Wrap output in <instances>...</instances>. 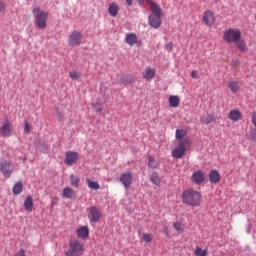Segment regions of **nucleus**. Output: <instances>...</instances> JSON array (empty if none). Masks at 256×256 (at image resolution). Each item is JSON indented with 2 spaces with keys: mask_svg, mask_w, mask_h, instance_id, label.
<instances>
[{
  "mask_svg": "<svg viewBox=\"0 0 256 256\" xmlns=\"http://www.w3.org/2000/svg\"><path fill=\"white\" fill-rule=\"evenodd\" d=\"M223 39L226 43H235V45L243 53H247L248 49L245 40L241 39V30L230 28L224 32Z\"/></svg>",
  "mask_w": 256,
  "mask_h": 256,
  "instance_id": "1",
  "label": "nucleus"
},
{
  "mask_svg": "<svg viewBox=\"0 0 256 256\" xmlns=\"http://www.w3.org/2000/svg\"><path fill=\"white\" fill-rule=\"evenodd\" d=\"M203 196L201 192L193 189L184 190L182 193V203L189 207H201Z\"/></svg>",
  "mask_w": 256,
  "mask_h": 256,
  "instance_id": "2",
  "label": "nucleus"
},
{
  "mask_svg": "<svg viewBox=\"0 0 256 256\" xmlns=\"http://www.w3.org/2000/svg\"><path fill=\"white\" fill-rule=\"evenodd\" d=\"M35 17V24L38 29H45L47 27V19H49V12L41 10L39 7H35L32 10Z\"/></svg>",
  "mask_w": 256,
  "mask_h": 256,
  "instance_id": "3",
  "label": "nucleus"
},
{
  "mask_svg": "<svg viewBox=\"0 0 256 256\" xmlns=\"http://www.w3.org/2000/svg\"><path fill=\"white\" fill-rule=\"evenodd\" d=\"M85 251V244L79 240L70 239L69 249L65 252V256H81Z\"/></svg>",
  "mask_w": 256,
  "mask_h": 256,
  "instance_id": "4",
  "label": "nucleus"
},
{
  "mask_svg": "<svg viewBox=\"0 0 256 256\" xmlns=\"http://www.w3.org/2000/svg\"><path fill=\"white\" fill-rule=\"evenodd\" d=\"M189 147H191V139L185 138L184 140L179 141L178 146L172 151V157L174 159H183Z\"/></svg>",
  "mask_w": 256,
  "mask_h": 256,
  "instance_id": "5",
  "label": "nucleus"
},
{
  "mask_svg": "<svg viewBox=\"0 0 256 256\" xmlns=\"http://www.w3.org/2000/svg\"><path fill=\"white\" fill-rule=\"evenodd\" d=\"M83 43V34L77 30L71 32L68 37V45L70 47H79Z\"/></svg>",
  "mask_w": 256,
  "mask_h": 256,
  "instance_id": "6",
  "label": "nucleus"
},
{
  "mask_svg": "<svg viewBox=\"0 0 256 256\" xmlns=\"http://www.w3.org/2000/svg\"><path fill=\"white\" fill-rule=\"evenodd\" d=\"M0 173H2L4 177H11L13 174V162H11V160L2 159L0 161Z\"/></svg>",
  "mask_w": 256,
  "mask_h": 256,
  "instance_id": "7",
  "label": "nucleus"
},
{
  "mask_svg": "<svg viewBox=\"0 0 256 256\" xmlns=\"http://www.w3.org/2000/svg\"><path fill=\"white\" fill-rule=\"evenodd\" d=\"M101 217V210H99L97 206L87 208V218L89 219L90 223H97Z\"/></svg>",
  "mask_w": 256,
  "mask_h": 256,
  "instance_id": "8",
  "label": "nucleus"
},
{
  "mask_svg": "<svg viewBox=\"0 0 256 256\" xmlns=\"http://www.w3.org/2000/svg\"><path fill=\"white\" fill-rule=\"evenodd\" d=\"M79 161V153L75 151H67L65 154L64 163L68 167H72V165H75Z\"/></svg>",
  "mask_w": 256,
  "mask_h": 256,
  "instance_id": "9",
  "label": "nucleus"
},
{
  "mask_svg": "<svg viewBox=\"0 0 256 256\" xmlns=\"http://www.w3.org/2000/svg\"><path fill=\"white\" fill-rule=\"evenodd\" d=\"M202 23H204L206 27H213V25H215V13H213L211 10L204 12Z\"/></svg>",
  "mask_w": 256,
  "mask_h": 256,
  "instance_id": "10",
  "label": "nucleus"
},
{
  "mask_svg": "<svg viewBox=\"0 0 256 256\" xmlns=\"http://www.w3.org/2000/svg\"><path fill=\"white\" fill-rule=\"evenodd\" d=\"M146 3L150 7V15L163 17V9H161V6H159V4L155 3V1L153 0H146Z\"/></svg>",
  "mask_w": 256,
  "mask_h": 256,
  "instance_id": "11",
  "label": "nucleus"
},
{
  "mask_svg": "<svg viewBox=\"0 0 256 256\" xmlns=\"http://www.w3.org/2000/svg\"><path fill=\"white\" fill-rule=\"evenodd\" d=\"M120 181L125 187V189H129L131 185H133V173L131 172H124L120 176Z\"/></svg>",
  "mask_w": 256,
  "mask_h": 256,
  "instance_id": "12",
  "label": "nucleus"
},
{
  "mask_svg": "<svg viewBox=\"0 0 256 256\" xmlns=\"http://www.w3.org/2000/svg\"><path fill=\"white\" fill-rule=\"evenodd\" d=\"M161 17L163 16L149 15L148 23L150 27H152V29H159V27H161V25L163 24Z\"/></svg>",
  "mask_w": 256,
  "mask_h": 256,
  "instance_id": "13",
  "label": "nucleus"
},
{
  "mask_svg": "<svg viewBox=\"0 0 256 256\" xmlns=\"http://www.w3.org/2000/svg\"><path fill=\"white\" fill-rule=\"evenodd\" d=\"M11 133V122L9 120H5V123L0 127V135L1 137H11Z\"/></svg>",
  "mask_w": 256,
  "mask_h": 256,
  "instance_id": "14",
  "label": "nucleus"
},
{
  "mask_svg": "<svg viewBox=\"0 0 256 256\" xmlns=\"http://www.w3.org/2000/svg\"><path fill=\"white\" fill-rule=\"evenodd\" d=\"M192 181L196 185H201L205 182V173L202 170H197L192 174Z\"/></svg>",
  "mask_w": 256,
  "mask_h": 256,
  "instance_id": "15",
  "label": "nucleus"
},
{
  "mask_svg": "<svg viewBox=\"0 0 256 256\" xmlns=\"http://www.w3.org/2000/svg\"><path fill=\"white\" fill-rule=\"evenodd\" d=\"M242 117L243 114H241V111H239V109L231 110L228 113V119H230V121H233L234 123H237V121H241Z\"/></svg>",
  "mask_w": 256,
  "mask_h": 256,
  "instance_id": "16",
  "label": "nucleus"
},
{
  "mask_svg": "<svg viewBox=\"0 0 256 256\" xmlns=\"http://www.w3.org/2000/svg\"><path fill=\"white\" fill-rule=\"evenodd\" d=\"M75 195H77V192L69 186L65 187L62 191V197L64 199H75Z\"/></svg>",
  "mask_w": 256,
  "mask_h": 256,
  "instance_id": "17",
  "label": "nucleus"
},
{
  "mask_svg": "<svg viewBox=\"0 0 256 256\" xmlns=\"http://www.w3.org/2000/svg\"><path fill=\"white\" fill-rule=\"evenodd\" d=\"M155 69L153 68H146L143 73H142V77L143 79H146V81H151V79L155 78Z\"/></svg>",
  "mask_w": 256,
  "mask_h": 256,
  "instance_id": "18",
  "label": "nucleus"
},
{
  "mask_svg": "<svg viewBox=\"0 0 256 256\" xmlns=\"http://www.w3.org/2000/svg\"><path fill=\"white\" fill-rule=\"evenodd\" d=\"M125 39H126L127 45H130L131 47H133V45H137V43H138L137 34H135V33L126 34Z\"/></svg>",
  "mask_w": 256,
  "mask_h": 256,
  "instance_id": "19",
  "label": "nucleus"
},
{
  "mask_svg": "<svg viewBox=\"0 0 256 256\" xmlns=\"http://www.w3.org/2000/svg\"><path fill=\"white\" fill-rule=\"evenodd\" d=\"M209 179H210V183L217 184L219 183V181H221V174L217 170H212L209 173Z\"/></svg>",
  "mask_w": 256,
  "mask_h": 256,
  "instance_id": "20",
  "label": "nucleus"
},
{
  "mask_svg": "<svg viewBox=\"0 0 256 256\" xmlns=\"http://www.w3.org/2000/svg\"><path fill=\"white\" fill-rule=\"evenodd\" d=\"M77 235L80 239H88L89 238V227L82 226L77 230Z\"/></svg>",
  "mask_w": 256,
  "mask_h": 256,
  "instance_id": "21",
  "label": "nucleus"
},
{
  "mask_svg": "<svg viewBox=\"0 0 256 256\" xmlns=\"http://www.w3.org/2000/svg\"><path fill=\"white\" fill-rule=\"evenodd\" d=\"M136 78L135 76H124L119 80L120 85H133V83H135Z\"/></svg>",
  "mask_w": 256,
  "mask_h": 256,
  "instance_id": "22",
  "label": "nucleus"
},
{
  "mask_svg": "<svg viewBox=\"0 0 256 256\" xmlns=\"http://www.w3.org/2000/svg\"><path fill=\"white\" fill-rule=\"evenodd\" d=\"M169 105L172 108H177L179 106V103H181V99L177 95H172L169 97Z\"/></svg>",
  "mask_w": 256,
  "mask_h": 256,
  "instance_id": "23",
  "label": "nucleus"
},
{
  "mask_svg": "<svg viewBox=\"0 0 256 256\" xmlns=\"http://www.w3.org/2000/svg\"><path fill=\"white\" fill-rule=\"evenodd\" d=\"M24 209L31 213L33 211V197L27 196L24 201Z\"/></svg>",
  "mask_w": 256,
  "mask_h": 256,
  "instance_id": "24",
  "label": "nucleus"
},
{
  "mask_svg": "<svg viewBox=\"0 0 256 256\" xmlns=\"http://www.w3.org/2000/svg\"><path fill=\"white\" fill-rule=\"evenodd\" d=\"M108 13L111 15V17H115L119 14V5L112 3L109 5Z\"/></svg>",
  "mask_w": 256,
  "mask_h": 256,
  "instance_id": "25",
  "label": "nucleus"
},
{
  "mask_svg": "<svg viewBox=\"0 0 256 256\" xmlns=\"http://www.w3.org/2000/svg\"><path fill=\"white\" fill-rule=\"evenodd\" d=\"M69 181H70V185H72V187H75L76 189L79 188L81 179H79V177L75 174H71L69 177Z\"/></svg>",
  "mask_w": 256,
  "mask_h": 256,
  "instance_id": "26",
  "label": "nucleus"
},
{
  "mask_svg": "<svg viewBox=\"0 0 256 256\" xmlns=\"http://www.w3.org/2000/svg\"><path fill=\"white\" fill-rule=\"evenodd\" d=\"M228 87L232 91V93H239L240 88H239V82L235 80H230L228 82Z\"/></svg>",
  "mask_w": 256,
  "mask_h": 256,
  "instance_id": "27",
  "label": "nucleus"
},
{
  "mask_svg": "<svg viewBox=\"0 0 256 256\" xmlns=\"http://www.w3.org/2000/svg\"><path fill=\"white\" fill-rule=\"evenodd\" d=\"M175 137L178 141H183V138L187 137V130L185 129H177Z\"/></svg>",
  "mask_w": 256,
  "mask_h": 256,
  "instance_id": "28",
  "label": "nucleus"
},
{
  "mask_svg": "<svg viewBox=\"0 0 256 256\" xmlns=\"http://www.w3.org/2000/svg\"><path fill=\"white\" fill-rule=\"evenodd\" d=\"M86 182H87L89 189H93L94 191L101 189V186L99 185V183L92 181L89 178L86 179Z\"/></svg>",
  "mask_w": 256,
  "mask_h": 256,
  "instance_id": "29",
  "label": "nucleus"
},
{
  "mask_svg": "<svg viewBox=\"0 0 256 256\" xmlns=\"http://www.w3.org/2000/svg\"><path fill=\"white\" fill-rule=\"evenodd\" d=\"M22 191H23V183L22 182H17L16 184H14V187H13L14 195H21Z\"/></svg>",
  "mask_w": 256,
  "mask_h": 256,
  "instance_id": "30",
  "label": "nucleus"
},
{
  "mask_svg": "<svg viewBox=\"0 0 256 256\" xmlns=\"http://www.w3.org/2000/svg\"><path fill=\"white\" fill-rule=\"evenodd\" d=\"M201 123H204L205 125L215 123V116L208 114L205 117L201 118Z\"/></svg>",
  "mask_w": 256,
  "mask_h": 256,
  "instance_id": "31",
  "label": "nucleus"
},
{
  "mask_svg": "<svg viewBox=\"0 0 256 256\" xmlns=\"http://www.w3.org/2000/svg\"><path fill=\"white\" fill-rule=\"evenodd\" d=\"M158 166H159V163H157V160H155L153 156H149L148 167H150V169H157Z\"/></svg>",
  "mask_w": 256,
  "mask_h": 256,
  "instance_id": "32",
  "label": "nucleus"
},
{
  "mask_svg": "<svg viewBox=\"0 0 256 256\" xmlns=\"http://www.w3.org/2000/svg\"><path fill=\"white\" fill-rule=\"evenodd\" d=\"M81 72L80 71H71L69 72V77L70 79H73V81H79V79H81Z\"/></svg>",
  "mask_w": 256,
  "mask_h": 256,
  "instance_id": "33",
  "label": "nucleus"
},
{
  "mask_svg": "<svg viewBox=\"0 0 256 256\" xmlns=\"http://www.w3.org/2000/svg\"><path fill=\"white\" fill-rule=\"evenodd\" d=\"M151 181L154 185H161V178H159V174H157V172L152 173Z\"/></svg>",
  "mask_w": 256,
  "mask_h": 256,
  "instance_id": "34",
  "label": "nucleus"
},
{
  "mask_svg": "<svg viewBox=\"0 0 256 256\" xmlns=\"http://www.w3.org/2000/svg\"><path fill=\"white\" fill-rule=\"evenodd\" d=\"M173 227L177 233H183L185 231L183 224L181 222H174Z\"/></svg>",
  "mask_w": 256,
  "mask_h": 256,
  "instance_id": "35",
  "label": "nucleus"
},
{
  "mask_svg": "<svg viewBox=\"0 0 256 256\" xmlns=\"http://www.w3.org/2000/svg\"><path fill=\"white\" fill-rule=\"evenodd\" d=\"M195 255L196 256H207V249L203 250L201 247H196L195 249Z\"/></svg>",
  "mask_w": 256,
  "mask_h": 256,
  "instance_id": "36",
  "label": "nucleus"
},
{
  "mask_svg": "<svg viewBox=\"0 0 256 256\" xmlns=\"http://www.w3.org/2000/svg\"><path fill=\"white\" fill-rule=\"evenodd\" d=\"M142 239L145 241V243H151V241H153V235L149 233H143Z\"/></svg>",
  "mask_w": 256,
  "mask_h": 256,
  "instance_id": "37",
  "label": "nucleus"
},
{
  "mask_svg": "<svg viewBox=\"0 0 256 256\" xmlns=\"http://www.w3.org/2000/svg\"><path fill=\"white\" fill-rule=\"evenodd\" d=\"M93 107L97 113H101V111H103V104L101 103H96L93 105Z\"/></svg>",
  "mask_w": 256,
  "mask_h": 256,
  "instance_id": "38",
  "label": "nucleus"
},
{
  "mask_svg": "<svg viewBox=\"0 0 256 256\" xmlns=\"http://www.w3.org/2000/svg\"><path fill=\"white\" fill-rule=\"evenodd\" d=\"M24 132L27 134L31 133V125L27 121L24 122Z\"/></svg>",
  "mask_w": 256,
  "mask_h": 256,
  "instance_id": "39",
  "label": "nucleus"
},
{
  "mask_svg": "<svg viewBox=\"0 0 256 256\" xmlns=\"http://www.w3.org/2000/svg\"><path fill=\"white\" fill-rule=\"evenodd\" d=\"M165 49L168 51V53H171V51H173V43L170 42L166 44Z\"/></svg>",
  "mask_w": 256,
  "mask_h": 256,
  "instance_id": "40",
  "label": "nucleus"
},
{
  "mask_svg": "<svg viewBox=\"0 0 256 256\" xmlns=\"http://www.w3.org/2000/svg\"><path fill=\"white\" fill-rule=\"evenodd\" d=\"M5 8H6L5 2H3V1L0 0V13H1L2 11H5Z\"/></svg>",
  "mask_w": 256,
  "mask_h": 256,
  "instance_id": "41",
  "label": "nucleus"
},
{
  "mask_svg": "<svg viewBox=\"0 0 256 256\" xmlns=\"http://www.w3.org/2000/svg\"><path fill=\"white\" fill-rule=\"evenodd\" d=\"M191 77L192 79H197V72H195V70L191 72Z\"/></svg>",
  "mask_w": 256,
  "mask_h": 256,
  "instance_id": "42",
  "label": "nucleus"
},
{
  "mask_svg": "<svg viewBox=\"0 0 256 256\" xmlns=\"http://www.w3.org/2000/svg\"><path fill=\"white\" fill-rule=\"evenodd\" d=\"M250 139H252L253 141H256V133L255 132H252L250 134Z\"/></svg>",
  "mask_w": 256,
  "mask_h": 256,
  "instance_id": "43",
  "label": "nucleus"
},
{
  "mask_svg": "<svg viewBox=\"0 0 256 256\" xmlns=\"http://www.w3.org/2000/svg\"><path fill=\"white\" fill-rule=\"evenodd\" d=\"M125 1L129 7L133 5V0H125Z\"/></svg>",
  "mask_w": 256,
  "mask_h": 256,
  "instance_id": "44",
  "label": "nucleus"
},
{
  "mask_svg": "<svg viewBox=\"0 0 256 256\" xmlns=\"http://www.w3.org/2000/svg\"><path fill=\"white\" fill-rule=\"evenodd\" d=\"M137 3H139V5H143V3H145V0H136Z\"/></svg>",
  "mask_w": 256,
  "mask_h": 256,
  "instance_id": "45",
  "label": "nucleus"
},
{
  "mask_svg": "<svg viewBox=\"0 0 256 256\" xmlns=\"http://www.w3.org/2000/svg\"><path fill=\"white\" fill-rule=\"evenodd\" d=\"M240 63H239V60H236L235 62H234V65H239Z\"/></svg>",
  "mask_w": 256,
  "mask_h": 256,
  "instance_id": "46",
  "label": "nucleus"
}]
</instances>
